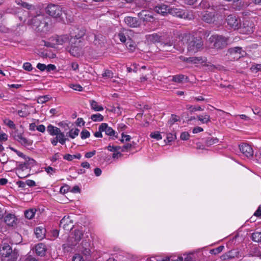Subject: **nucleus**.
<instances>
[{"mask_svg":"<svg viewBox=\"0 0 261 261\" xmlns=\"http://www.w3.org/2000/svg\"><path fill=\"white\" fill-rule=\"evenodd\" d=\"M250 69L252 71H261V64L253 65L250 68Z\"/></svg>","mask_w":261,"mask_h":261,"instance_id":"obj_60","label":"nucleus"},{"mask_svg":"<svg viewBox=\"0 0 261 261\" xmlns=\"http://www.w3.org/2000/svg\"><path fill=\"white\" fill-rule=\"evenodd\" d=\"M185 75L178 74L172 77V81L176 83H181L184 79Z\"/></svg>","mask_w":261,"mask_h":261,"instance_id":"obj_39","label":"nucleus"},{"mask_svg":"<svg viewBox=\"0 0 261 261\" xmlns=\"http://www.w3.org/2000/svg\"><path fill=\"white\" fill-rule=\"evenodd\" d=\"M118 37L119 40L123 43H124L126 41V38L125 34L123 32H120L118 34Z\"/></svg>","mask_w":261,"mask_h":261,"instance_id":"obj_58","label":"nucleus"},{"mask_svg":"<svg viewBox=\"0 0 261 261\" xmlns=\"http://www.w3.org/2000/svg\"><path fill=\"white\" fill-rule=\"evenodd\" d=\"M226 20L228 25L231 28H232L234 30L239 29L241 23V20L235 15L229 14L227 16Z\"/></svg>","mask_w":261,"mask_h":261,"instance_id":"obj_10","label":"nucleus"},{"mask_svg":"<svg viewBox=\"0 0 261 261\" xmlns=\"http://www.w3.org/2000/svg\"><path fill=\"white\" fill-rule=\"evenodd\" d=\"M82 253L85 256L86 258H89L91 256L90 249H84L81 250Z\"/></svg>","mask_w":261,"mask_h":261,"instance_id":"obj_46","label":"nucleus"},{"mask_svg":"<svg viewBox=\"0 0 261 261\" xmlns=\"http://www.w3.org/2000/svg\"><path fill=\"white\" fill-rule=\"evenodd\" d=\"M187 37L188 51L189 53L194 54L202 48L203 43L201 37L191 36Z\"/></svg>","mask_w":261,"mask_h":261,"instance_id":"obj_4","label":"nucleus"},{"mask_svg":"<svg viewBox=\"0 0 261 261\" xmlns=\"http://www.w3.org/2000/svg\"><path fill=\"white\" fill-rule=\"evenodd\" d=\"M152 14V12L144 10L139 13L138 15L143 21L150 22L153 19Z\"/></svg>","mask_w":261,"mask_h":261,"instance_id":"obj_12","label":"nucleus"},{"mask_svg":"<svg viewBox=\"0 0 261 261\" xmlns=\"http://www.w3.org/2000/svg\"><path fill=\"white\" fill-rule=\"evenodd\" d=\"M201 18L205 22L212 23L216 21L217 17L215 13L206 11L201 13Z\"/></svg>","mask_w":261,"mask_h":261,"instance_id":"obj_11","label":"nucleus"},{"mask_svg":"<svg viewBox=\"0 0 261 261\" xmlns=\"http://www.w3.org/2000/svg\"><path fill=\"white\" fill-rule=\"evenodd\" d=\"M4 123L8 125L10 128L15 129V125L13 121L6 119L4 120Z\"/></svg>","mask_w":261,"mask_h":261,"instance_id":"obj_45","label":"nucleus"},{"mask_svg":"<svg viewBox=\"0 0 261 261\" xmlns=\"http://www.w3.org/2000/svg\"><path fill=\"white\" fill-rule=\"evenodd\" d=\"M36 210L34 209H30L27 211H25L24 212V215L25 218L28 219H32L35 214Z\"/></svg>","mask_w":261,"mask_h":261,"instance_id":"obj_29","label":"nucleus"},{"mask_svg":"<svg viewBox=\"0 0 261 261\" xmlns=\"http://www.w3.org/2000/svg\"><path fill=\"white\" fill-rule=\"evenodd\" d=\"M254 24L252 20L244 19L242 23H240L239 30L240 33L249 34L253 32Z\"/></svg>","mask_w":261,"mask_h":261,"instance_id":"obj_7","label":"nucleus"},{"mask_svg":"<svg viewBox=\"0 0 261 261\" xmlns=\"http://www.w3.org/2000/svg\"><path fill=\"white\" fill-rule=\"evenodd\" d=\"M71 234L73 236V237H74L75 240L79 242L83 236V232L82 230L76 229L71 233Z\"/></svg>","mask_w":261,"mask_h":261,"instance_id":"obj_27","label":"nucleus"},{"mask_svg":"<svg viewBox=\"0 0 261 261\" xmlns=\"http://www.w3.org/2000/svg\"><path fill=\"white\" fill-rule=\"evenodd\" d=\"M79 132L80 130L78 128L72 129L68 132L69 136L74 139L79 135Z\"/></svg>","mask_w":261,"mask_h":261,"instance_id":"obj_35","label":"nucleus"},{"mask_svg":"<svg viewBox=\"0 0 261 261\" xmlns=\"http://www.w3.org/2000/svg\"><path fill=\"white\" fill-rule=\"evenodd\" d=\"M223 246H220L216 248L211 250L210 253L213 254H217L221 252L224 249Z\"/></svg>","mask_w":261,"mask_h":261,"instance_id":"obj_42","label":"nucleus"},{"mask_svg":"<svg viewBox=\"0 0 261 261\" xmlns=\"http://www.w3.org/2000/svg\"><path fill=\"white\" fill-rule=\"evenodd\" d=\"M49 100V97L48 95H45L43 96H40L38 98V102L40 103H43L46 101H48Z\"/></svg>","mask_w":261,"mask_h":261,"instance_id":"obj_50","label":"nucleus"},{"mask_svg":"<svg viewBox=\"0 0 261 261\" xmlns=\"http://www.w3.org/2000/svg\"><path fill=\"white\" fill-rule=\"evenodd\" d=\"M56 138L57 139L58 141H59L61 144H64L65 143V141L67 139L64 138V134L63 133H60L59 134L56 135Z\"/></svg>","mask_w":261,"mask_h":261,"instance_id":"obj_36","label":"nucleus"},{"mask_svg":"<svg viewBox=\"0 0 261 261\" xmlns=\"http://www.w3.org/2000/svg\"><path fill=\"white\" fill-rule=\"evenodd\" d=\"M64 12L61 7L58 5L50 4V17L56 21H61L63 19Z\"/></svg>","mask_w":261,"mask_h":261,"instance_id":"obj_6","label":"nucleus"},{"mask_svg":"<svg viewBox=\"0 0 261 261\" xmlns=\"http://www.w3.org/2000/svg\"><path fill=\"white\" fill-rule=\"evenodd\" d=\"M187 109L190 111L191 112H194L196 111H202L203 109L201 108V107H198L197 108H196L195 107H194L191 105H187Z\"/></svg>","mask_w":261,"mask_h":261,"instance_id":"obj_43","label":"nucleus"},{"mask_svg":"<svg viewBox=\"0 0 261 261\" xmlns=\"http://www.w3.org/2000/svg\"><path fill=\"white\" fill-rule=\"evenodd\" d=\"M25 162L19 165V167L17 170L18 174H21L24 170L30 169Z\"/></svg>","mask_w":261,"mask_h":261,"instance_id":"obj_37","label":"nucleus"},{"mask_svg":"<svg viewBox=\"0 0 261 261\" xmlns=\"http://www.w3.org/2000/svg\"><path fill=\"white\" fill-rule=\"evenodd\" d=\"M150 136L154 139H156L158 140L162 139V136L159 132H155L151 133Z\"/></svg>","mask_w":261,"mask_h":261,"instance_id":"obj_52","label":"nucleus"},{"mask_svg":"<svg viewBox=\"0 0 261 261\" xmlns=\"http://www.w3.org/2000/svg\"><path fill=\"white\" fill-rule=\"evenodd\" d=\"M72 35L71 36L69 42L71 45V49L70 50V53L75 57L80 55L81 48V39L85 34V30L83 28H75L70 32Z\"/></svg>","mask_w":261,"mask_h":261,"instance_id":"obj_1","label":"nucleus"},{"mask_svg":"<svg viewBox=\"0 0 261 261\" xmlns=\"http://www.w3.org/2000/svg\"><path fill=\"white\" fill-rule=\"evenodd\" d=\"M45 230L40 227H36L34 230V233L37 238L41 240L44 238Z\"/></svg>","mask_w":261,"mask_h":261,"instance_id":"obj_22","label":"nucleus"},{"mask_svg":"<svg viewBox=\"0 0 261 261\" xmlns=\"http://www.w3.org/2000/svg\"><path fill=\"white\" fill-rule=\"evenodd\" d=\"M81 135L82 139H85L90 137V134L87 130L84 129L81 132Z\"/></svg>","mask_w":261,"mask_h":261,"instance_id":"obj_54","label":"nucleus"},{"mask_svg":"<svg viewBox=\"0 0 261 261\" xmlns=\"http://www.w3.org/2000/svg\"><path fill=\"white\" fill-rule=\"evenodd\" d=\"M0 255L7 261H16L18 253L17 250H13L9 244L5 243L0 248Z\"/></svg>","mask_w":261,"mask_h":261,"instance_id":"obj_3","label":"nucleus"},{"mask_svg":"<svg viewBox=\"0 0 261 261\" xmlns=\"http://www.w3.org/2000/svg\"><path fill=\"white\" fill-rule=\"evenodd\" d=\"M90 103L91 109L95 111H101L103 110V108L101 106L98 105V103L94 100H90Z\"/></svg>","mask_w":261,"mask_h":261,"instance_id":"obj_23","label":"nucleus"},{"mask_svg":"<svg viewBox=\"0 0 261 261\" xmlns=\"http://www.w3.org/2000/svg\"><path fill=\"white\" fill-rule=\"evenodd\" d=\"M100 129L106 133V134L110 136H114L115 132L112 128L109 127L107 123H103L100 125Z\"/></svg>","mask_w":261,"mask_h":261,"instance_id":"obj_17","label":"nucleus"},{"mask_svg":"<svg viewBox=\"0 0 261 261\" xmlns=\"http://www.w3.org/2000/svg\"><path fill=\"white\" fill-rule=\"evenodd\" d=\"M146 41L148 43H155L160 42L167 51H170V48L173 45V43L170 41L168 35H160L158 34H152L146 36Z\"/></svg>","mask_w":261,"mask_h":261,"instance_id":"obj_2","label":"nucleus"},{"mask_svg":"<svg viewBox=\"0 0 261 261\" xmlns=\"http://www.w3.org/2000/svg\"><path fill=\"white\" fill-rule=\"evenodd\" d=\"M82 249H90V244L86 240L83 241L82 243Z\"/></svg>","mask_w":261,"mask_h":261,"instance_id":"obj_61","label":"nucleus"},{"mask_svg":"<svg viewBox=\"0 0 261 261\" xmlns=\"http://www.w3.org/2000/svg\"><path fill=\"white\" fill-rule=\"evenodd\" d=\"M4 221L8 225L13 226L16 224L17 219L14 215L9 214L5 217Z\"/></svg>","mask_w":261,"mask_h":261,"instance_id":"obj_18","label":"nucleus"},{"mask_svg":"<svg viewBox=\"0 0 261 261\" xmlns=\"http://www.w3.org/2000/svg\"><path fill=\"white\" fill-rule=\"evenodd\" d=\"M242 48L241 47H237L229 48L228 50V53L231 56L232 59H229L231 60H238L242 56L241 54Z\"/></svg>","mask_w":261,"mask_h":261,"instance_id":"obj_14","label":"nucleus"},{"mask_svg":"<svg viewBox=\"0 0 261 261\" xmlns=\"http://www.w3.org/2000/svg\"><path fill=\"white\" fill-rule=\"evenodd\" d=\"M239 147L241 152L246 157L249 158L253 155V149L248 144H242L239 146Z\"/></svg>","mask_w":261,"mask_h":261,"instance_id":"obj_13","label":"nucleus"},{"mask_svg":"<svg viewBox=\"0 0 261 261\" xmlns=\"http://www.w3.org/2000/svg\"><path fill=\"white\" fill-rule=\"evenodd\" d=\"M73 221L70 216H65L61 220L60 227L63 228L66 231H70L73 227Z\"/></svg>","mask_w":261,"mask_h":261,"instance_id":"obj_9","label":"nucleus"},{"mask_svg":"<svg viewBox=\"0 0 261 261\" xmlns=\"http://www.w3.org/2000/svg\"><path fill=\"white\" fill-rule=\"evenodd\" d=\"M102 75L103 77L112 78L113 77V73L109 70H106Z\"/></svg>","mask_w":261,"mask_h":261,"instance_id":"obj_51","label":"nucleus"},{"mask_svg":"<svg viewBox=\"0 0 261 261\" xmlns=\"http://www.w3.org/2000/svg\"><path fill=\"white\" fill-rule=\"evenodd\" d=\"M35 250L36 253L38 255L44 256L46 251L45 246L43 243L38 244L36 245Z\"/></svg>","mask_w":261,"mask_h":261,"instance_id":"obj_20","label":"nucleus"},{"mask_svg":"<svg viewBox=\"0 0 261 261\" xmlns=\"http://www.w3.org/2000/svg\"><path fill=\"white\" fill-rule=\"evenodd\" d=\"M70 87L76 91H81L82 90V87L78 84H71Z\"/></svg>","mask_w":261,"mask_h":261,"instance_id":"obj_63","label":"nucleus"},{"mask_svg":"<svg viewBox=\"0 0 261 261\" xmlns=\"http://www.w3.org/2000/svg\"><path fill=\"white\" fill-rule=\"evenodd\" d=\"M14 130L12 131L11 135L14 140H16V138H18L19 136H21L23 134L19 132L17 129H14Z\"/></svg>","mask_w":261,"mask_h":261,"instance_id":"obj_47","label":"nucleus"},{"mask_svg":"<svg viewBox=\"0 0 261 261\" xmlns=\"http://www.w3.org/2000/svg\"><path fill=\"white\" fill-rule=\"evenodd\" d=\"M218 11L220 13L223 15V16L229 15V9L228 6H221L219 7Z\"/></svg>","mask_w":261,"mask_h":261,"instance_id":"obj_32","label":"nucleus"},{"mask_svg":"<svg viewBox=\"0 0 261 261\" xmlns=\"http://www.w3.org/2000/svg\"><path fill=\"white\" fill-rule=\"evenodd\" d=\"M190 137L189 134L187 132H182L180 135V139L182 140H187Z\"/></svg>","mask_w":261,"mask_h":261,"instance_id":"obj_64","label":"nucleus"},{"mask_svg":"<svg viewBox=\"0 0 261 261\" xmlns=\"http://www.w3.org/2000/svg\"><path fill=\"white\" fill-rule=\"evenodd\" d=\"M126 45L128 49L131 51H134L135 49V43L131 41L130 39H129V41L126 43Z\"/></svg>","mask_w":261,"mask_h":261,"instance_id":"obj_44","label":"nucleus"},{"mask_svg":"<svg viewBox=\"0 0 261 261\" xmlns=\"http://www.w3.org/2000/svg\"><path fill=\"white\" fill-rule=\"evenodd\" d=\"M37 68L42 71L45 70V69H47V71H49V65L46 66L44 64L38 63L37 65Z\"/></svg>","mask_w":261,"mask_h":261,"instance_id":"obj_48","label":"nucleus"},{"mask_svg":"<svg viewBox=\"0 0 261 261\" xmlns=\"http://www.w3.org/2000/svg\"><path fill=\"white\" fill-rule=\"evenodd\" d=\"M219 139L217 138H208L206 139L205 142V145L206 146H211L214 144L218 143Z\"/></svg>","mask_w":261,"mask_h":261,"instance_id":"obj_28","label":"nucleus"},{"mask_svg":"<svg viewBox=\"0 0 261 261\" xmlns=\"http://www.w3.org/2000/svg\"><path fill=\"white\" fill-rule=\"evenodd\" d=\"M122 139L120 140L121 142L124 143V142L129 141L131 137L129 135H124V133H122Z\"/></svg>","mask_w":261,"mask_h":261,"instance_id":"obj_57","label":"nucleus"},{"mask_svg":"<svg viewBox=\"0 0 261 261\" xmlns=\"http://www.w3.org/2000/svg\"><path fill=\"white\" fill-rule=\"evenodd\" d=\"M203 63L204 62V61L203 60V59L201 57H190L189 58V63H192L194 64H196L198 63Z\"/></svg>","mask_w":261,"mask_h":261,"instance_id":"obj_31","label":"nucleus"},{"mask_svg":"<svg viewBox=\"0 0 261 261\" xmlns=\"http://www.w3.org/2000/svg\"><path fill=\"white\" fill-rule=\"evenodd\" d=\"M69 40V36L67 34L61 36L56 35L51 38V43L50 42V47H54L56 44H63L67 42Z\"/></svg>","mask_w":261,"mask_h":261,"instance_id":"obj_8","label":"nucleus"},{"mask_svg":"<svg viewBox=\"0 0 261 261\" xmlns=\"http://www.w3.org/2000/svg\"><path fill=\"white\" fill-rule=\"evenodd\" d=\"M209 41L214 43L213 46L215 48L220 49L226 47L228 39L222 36L213 35L210 37Z\"/></svg>","mask_w":261,"mask_h":261,"instance_id":"obj_5","label":"nucleus"},{"mask_svg":"<svg viewBox=\"0 0 261 261\" xmlns=\"http://www.w3.org/2000/svg\"><path fill=\"white\" fill-rule=\"evenodd\" d=\"M170 9V7L166 5H161L155 7L156 11L163 15L169 13Z\"/></svg>","mask_w":261,"mask_h":261,"instance_id":"obj_19","label":"nucleus"},{"mask_svg":"<svg viewBox=\"0 0 261 261\" xmlns=\"http://www.w3.org/2000/svg\"><path fill=\"white\" fill-rule=\"evenodd\" d=\"M176 139L175 135L169 133L167 135L166 140L168 142H170Z\"/></svg>","mask_w":261,"mask_h":261,"instance_id":"obj_59","label":"nucleus"},{"mask_svg":"<svg viewBox=\"0 0 261 261\" xmlns=\"http://www.w3.org/2000/svg\"><path fill=\"white\" fill-rule=\"evenodd\" d=\"M23 68L28 71L32 70L33 68L30 63L25 62L23 65Z\"/></svg>","mask_w":261,"mask_h":261,"instance_id":"obj_55","label":"nucleus"},{"mask_svg":"<svg viewBox=\"0 0 261 261\" xmlns=\"http://www.w3.org/2000/svg\"><path fill=\"white\" fill-rule=\"evenodd\" d=\"M91 119L95 122L101 121L103 120V116L99 113L93 114L91 116Z\"/></svg>","mask_w":261,"mask_h":261,"instance_id":"obj_34","label":"nucleus"},{"mask_svg":"<svg viewBox=\"0 0 261 261\" xmlns=\"http://www.w3.org/2000/svg\"><path fill=\"white\" fill-rule=\"evenodd\" d=\"M178 120L177 116L175 115H172L170 119L168 121V123L170 125H172L174 123L177 122Z\"/></svg>","mask_w":261,"mask_h":261,"instance_id":"obj_56","label":"nucleus"},{"mask_svg":"<svg viewBox=\"0 0 261 261\" xmlns=\"http://www.w3.org/2000/svg\"><path fill=\"white\" fill-rule=\"evenodd\" d=\"M72 261H85L83 256L80 254H76L72 258Z\"/></svg>","mask_w":261,"mask_h":261,"instance_id":"obj_62","label":"nucleus"},{"mask_svg":"<svg viewBox=\"0 0 261 261\" xmlns=\"http://www.w3.org/2000/svg\"><path fill=\"white\" fill-rule=\"evenodd\" d=\"M252 239L256 242H261V232H254L252 234Z\"/></svg>","mask_w":261,"mask_h":261,"instance_id":"obj_33","label":"nucleus"},{"mask_svg":"<svg viewBox=\"0 0 261 261\" xmlns=\"http://www.w3.org/2000/svg\"><path fill=\"white\" fill-rule=\"evenodd\" d=\"M9 158L5 153H2L0 155V162L3 164H5L8 161Z\"/></svg>","mask_w":261,"mask_h":261,"instance_id":"obj_41","label":"nucleus"},{"mask_svg":"<svg viewBox=\"0 0 261 261\" xmlns=\"http://www.w3.org/2000/svg\"><path fill=\"white\" fill-rule=\"evenodd\" d=\"M25 160V162L27 163V165L29 168H31V167L33 166L35 164V161L33 159H30L29 157H27V160Z\"/></svg>","mask_w":261,"mask_h":261,"instance_id":"obj_53","label":"nucleus"},{"mask_svg":"<svg viewBox=\"0 0 261 261\" xmlns=\"http://www.w3.org/2000/svg\"><path fill=\"white\" fill-rule=\"evenodd\" d=\"M21 261H38L35 257L31 255L25 256L21 258Z\"/></svg>","mask_w":261,"mask_h":261,"instance_id":"obj_49","label":"nucleus"},{"mask_svg":"<svg viewBox=\"0 0 261 261\" xmlns=\"http://www.w3.org/2000/svg\"><path fill=\"white\" fill-rule=\"evenodd\" d=\"M198 120L203 123H208L210 122V117L208 115H204V116L199 115L197 116Z\"/></svg>","mask_w":261,"mask_h":261,"instance_id":"obj_30","label":"nucleus"},{"mask_svg":"<svg viewBox=\"0 0 261 261\" xmlns=\"http://www.w3.org/2000/svg\"><path fill=\"white\" fill-rule=\"evenodd\" d=\"M125 23L129 27L136 28L140 26V22L136 17L127 16L124 18Z\"/></svg>","mask_w":261,"mask_h":261,"instance_id":"obj_15","label":"nucleus"},{"mask_svg":"<svg viewBox=\"0 0 261 261\" xmlns=\"http://www.w3.org/2000/svg\"><path fill=\"white\" fill-rule=\"evenodd\" d=\"M61 132L60 128L55 127L50 124V134L51 135H57Z\"/></svg>","mask_w":261,"mask_h":261,"instance_id":"obj_38","label":"nucleus"},{"mask_svg":"<svg viewBox=\"0 0 261 261\" xmlns=\"http://www.w3.org/2000/svg\"><path fill=\"white\" fill-rule=\"evenodd\" d=\"M169 14L181 18L184 15L182 11H180L179 9L171 7L170 9Z\"/></svg>","mask_w":261,"mask_h":261,"instance_id":"obj_24","label":"nucleus"},{"mask_svg":"<svg viewBox=\"0 0 261 261\" xmlns=\"http://www.w3.org/2000/svg\"><path fill=\"white\" fill-rule=\"evenodd\" d=\"M16 141L25 147H29L32 145L33 141L31 140L28 139L23 136V134L19 136L18 138H16Z\"/></svg>","mask_w":261,"mask_h":261,"instance_id":"obj_16","label":"nucleus"},{"mask_svg":"<svg viewBox=\"0 0 261 261\" xmlns=\"http://www.w3.org/2000/svg\"><path fill=\"white\" fill-rule=\"evenodd\" d=\"M79 242L73 237V236L70 234L67 239L66 245L69 247H73L76 246Z\"/></svg>","mask_w":261,"mask_h":261,"instance_id":"obj_25","label":"nucleus"},{"mask_svg":"<svg viewBox=\"0 0 261 261\" xmlns=\"http://www.w3.org/2000/svg\"><path fill=\"white\" fill-rule=\"evenodd\" d=\"M236 254H233L232 251H229L227 253H226L223 254L221 256V259L222 260H225L233 258L235 256L237 257H239L241 256V255H239V252L237 251L236 252Z\"/></svg>","mask_w":261,"mask_h":261,"instance_id":"obj_21","label":"nucleus"},{"mask_svg":"<svg viewBox=\"0 0 261 261\" xmlns=\"http://www.w3.org/2000/svg\"><path fill=\"white\" fill-rule=\"evenodd\" d=\"M94 40L93 43L94 44L98 47L102 46V44L104 43L103 41L104 39L101 35H94Z\"/></svg>","mask_w":261,"mask_h":261,"instance_id":"obj_26","label":"nucleus"},{"mask_svg":"<svg viewBox=\"0 0 261 261\" xmlns=\"http://www.w3.org/2000/svg\"><path fill=\"white\" fill-rule=\"evenodd\" d=\"M18 4L20 5L22 7L28 10H33L34 8V7L33 5L26 2L20 1V3L19 2Z\"/></svg>","mask_w":261,"mask_h":261,"instance_id":"obj_40","label":"nucleus"}]
</instances>
